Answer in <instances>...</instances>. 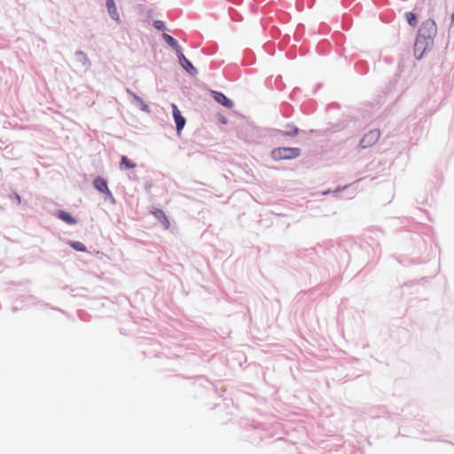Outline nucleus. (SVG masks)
<instances>
[{
	"instance_id": "12",
	"label": "nucleus",
	"mask_w": 454,
	"mask_h": 454,
	"mask_svg": "<svg viewBox=\"0 0 454 454\" xmlns=\"http://www.w3.org/2000/svg\"><path fill=\"white\" fill-rule=\"evenodd\" d=\"M405 17H406V20H407V22L409 23V25H411L413 27L417 26V24H418L417 17L413 12H407L405 14Z\"/></svg>"
},
{
	"instance_id": "9",
	"label": "nucleus",
	"mask_w": 454,
	"mask_h": 454,
	"mask_svg": "<svg viewBox=\"0 0 454 454\" xmlns=\"http://www.w3.org/2000/svg\"><path fill=\"white\" fill-rule=\"evenodd\" d=\"M107 10L111 17L114 20H118L119 15L114 0H106Z\"/></svg>"
},
{
	"instance_id": "14",
	"label": "nucleus",
	"mask_w": 454,
	"mask_h": 454,
	"mask_svg": "<svg viewBox=\"0 0 454 454\" xmlns=\"http://www.w3.org/2000/svg\"><path fill=\"white\" fill-rule=\"evenodd\" d=\"M70 246L76 251L85 252L86 247L82 242L73 241L69 243Z\"/></svg>"
},
{
	"instance_id": "6",
	"label": "nucleus",
	"mask_w": 454,
	"mask_h": 454,
	"mask_svg": "<svg viewBox=\"0 0 454 454\" xmlns=\"http://www.w3.org/2000/svg\"><path fill=\"white\" fill-rule=\"evenodd\" d=\"M214 99L227 108H232L233 103L228 98H226L222 92L213 91Z\"/></svg>"
},
{
	"instance_id": "16",
	"label": "nucleus",
	"mask_w": 454,
	"mask_h": 454,
	"mask_svg": "<svg viewBox=\"0 0 454 454\" xmlns=\"http://www.w3.org/2000/svg\"><path fill=\"white\" fill-rule=\"evenodd\" d=\"M153 26L156 29L158 30H164L165 29V25H164V22L161 21V20H156L154 21L153 23Z\"/></svg>"
},
{
	"instance_id": "15",
	"label": "nucleus",
	"mask_w": 454,
	"mask_h": 454,
	"mask_svg": "<svg viewBox=\"0 0 454 454\" xmlns=\"http://www.w3.org/2000/svg\"><path fill=\"white\" fill-rule=\"evenodd\" d=\"M298 132H299L298 129L296 127H293V128H291L290 130L284 131L283 135L286 136V137H294V136L298 135Z\"/></svg>"
},
{
	"instance_id": "5",
	"label": "nucleus",
	"mask_w": 454,
	"mask_h": 454,
	"mask_svg": "<svg viewBox=\"0 0 454 454\" xmlns=\"http://www.w3.org/2000/svg\"><path fill=\"white\" fill-rule=\"evenodd\" d=\"M178 53V59L180 65L191 74H195L197 73L196 69L192 66V64L185 58V56L180 51Z\"/></svg>"
},
{
	"instance_id": "1",
	"label": "nucleus",
	"mask_w": 454,
	"mask_h": 454,
	"mask_svg": "<svg viewBox=\"0 0 454 454\" xmlns=\"http://www.w3.org/2000/svg\"><path fill=\"white\" fill-rule=\"evenodd\" d=\"M301 150L295 147H278L271 151L270 156L274 160H292L299 157Z\"/></svg>"
},
{
	"instance_id": "17",
	"label": "nucleus",
	"mask_w": 454,
	"mask_h": 454,
	"mask_svg": "<svg viewBox=\"0 0 454 454\" xmlns=\"http://www.w3.org/2000/svg\"><path fill=\"white\" fill-rule=\"evenodd\" d=\"M419 43H420L419 39H417V40H416V43H415V47H418Z\"/></svg>"
},
{
	"instance_id": "7",
	"label": "nucleus",
	"mask_w": 454,
	"mask_h": 454,
	"mask_svg": "<svg viewBox=\"0 0 454 454\" xmlns=\"http://www.w3.org/2000/svg\"><path fill=\"white\" fill-rule=\"evenodd\" d=\"M93 185L98 192L112 196V193L109 191L106 181L105 179L97 177L93 182Z\"/></svg>"
},
{
	"instance_id": "8",
	"label": "nucleus",
	"mask_w": 454,
	"mask_h": 454,
	"mask_svg": "<svg viewBox=\"0 0 454 454\" xmlns=\"http://www.w3.org/2000/svg\"><path fill=\"white\" fill-rule=\"evenodd\" d=\"M57 215H58V217L59 219H61L62 221H64L65 223H67L68 224L72 225V224H75L76 223V220L70 214H68L66 211L59 210L57 213Z\"/></svg>"
},
{
	"instance_id": "2",
	"label": "nucleus",
	"mask_w": 454,
	"mask_h": 454,
	"mask_svg": "<svg viewBox=\"0 0 454 454\" xmlns=\"http://www.w3.org/2000/svg\"><path fill=\"white\" fill-rule=\"evenodd\" d=\"M380 131L379 129H372L367 132L360 141V147L363 149L371 147L380 139Z\"/></svg>"
},
{
	"instance_id": "11",
	"label": "nucleus",
	"mask_w": 454,
	"mask_h": 454,
	"mask_svg": "<svg viewBox=\"0 0 454 454\" xmlns=\"http://www.w3.org/2000/svg\"><path fill=\"white\" fill-rule=\"evenodd\" d=\"M154 215L157 218H159L161 221L166 229L169 227V221L168 220L167 216L165 215L162 210H157L154 213Z\"/></svg>"
},
{
	"instance_id": "10",
	"label": "nucleus",
	"mask_w": 454,
	"mask_h": 454,
	"mask_svg": "<svg viewBox=\"0 0 454 454\" xmlns=\"http://www.w3.org/2000/svg\"><path fill=\"white\" fill-rule=\"evenodd\" d=\"M162 37L164 39V41L170 46L172 47L173 49L176 50L177 52L180 51V48H179V45L177 43V42L169 35L168 34H163L162 35Z\"/></svg>"
},
{
	"instance_id": "13",
	"label": "nucleus",
	"mask_w": 454,
	"mask_h": 454,
	"mask_svg": "<svg viewBox=\"0 0 454 454\" xmlns=\"http://www.w3.org/2000/svg\"><path fill=\"white\" fill-rule=\"evenodd\" d=\"M134 168L136 164L131 162L126 156L121 157V168Z\"/></svg>"
},
{
	"instance_id": "3",
	"label": "nucleus",
	"mask_w": 454,
	"mask_h": 454,
	"mask_svg": "<svg viewBox=\"0 0 454 454\" xmlns=\"http://www.w3.org/2000/svg\"><path fill=\"white\" fill-rule=\"evenodd\" d=\"M171 107H172V111H173V117L175 119V122L176 125V131H177V134H180L182 129L185 125L186 121H185V118L182 115L179 109L177 108L176 105L172 104Z\"/></svg>"
},
{
	"instance_id": "4",
	"label": "nucleus",
	"mask_w": 454,
	"mask_h": 454,
	"mask_svg": "<svg viewBox=\"0 0 454 454\" xmlns=\"http://www.w3.org/2000/svg\"><path fill=\"white\" fill-rule=\"evenodd\" d=\"M436 31V25L433 20H427L422 23L420 33H427V36L430 37Z\"/></svg>"
}]
</instances>
